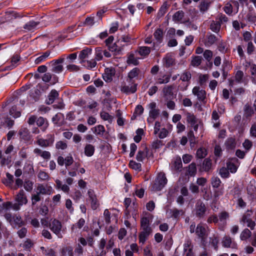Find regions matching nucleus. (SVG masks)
Returning <instances> with one entry per match:
<instances>
[{
    "instance_id": "obj_28",
    "label": "nucleus",
    "mask_w": 256,
    "mask_h": 256,
    "mask_svg": "<svg viewBox=\"0 0 256 256\" xmlns=\"http://www.w3.org/2000/svg\"><path fill=\"white\" fill-rule=\"evenodd\" d=\"M92 50L88 48H86L80 51L78 58L80 60V63L82 64V61H85L86 58H88L89 54H91Z\"/></svg>"
},
{
    "instance_id": "obj_42",
    "label": "nucleus",
    "mask_w": 256,
    "mask_h": 256,
    "mask_svg": "<svg viewBox=\"0 0 256 256\" xmlns=\"http://www.w3.org/2000/svg\"><path fill=\"white\" fill-rule=\"evenodd\" d=\"M221 24L220 22L216 20H212L210 25V30L215 32H218L220 28Z\"/></svg>"
},
{
    "instance_id": "obj_25",
    "label": "nucleus",
    "mask_w": 256,
    "mask_h": 256,
    "mask_svg": "<svg viewBox=\"0 0 256 256\" xmlns=\"http://www.w3.org/2000/svg\"><path fill=\"white\" fill-rule=\"evenodd\" d=\"M244 117L248 120H250V118L254 114V110L252 107L248 104H246L244 106Z\"/></svg>"
},
{
    "instance_id": "obj_60",
    "label": "nucleus",
    "mask_w": 256,
    "mask_h": 256,
    "mask_svg": "<svg viewBox=\"0 0 256 256\" xmlns=\"http://www.w3.org/2000/svg\"><path fill=\"white\" fill-rule=\"evenodd\" d=\"M85 224V220L83 218H80L78 222L72 225V230L74 231V229H80Z\"/></svg>"
},
{
    "instance_id": "obj_22",
    "label": "nucleus",
    "mask_w": 256,
    "mask_h": 256,
    "mask_svg": "<svg viewBox=\"0 0 256 256\" xmlns=\"http://www.w3.org/2000/svg\"><path fill=\"white\" fill-rule=\"evenodd\" d=\"M170 217L174 219L178 220L180 216H182L184 214V212L182 210H178L176 208H174L170 210Z\"/></svg>"
},
{
    "instance_id": "obj_17",
    "label": "nucleus",
    "mask_w": 256,
    "mask_h": 256,
    "mask_svg": "<svg viewBox=\"0 0 256 256\" xmlns=\"http://www.w3.org/2000/svg\"><path fill=\"white\" fill-rule=\"evenodd\" d=\"M192 78L191 72L188 70H185L181 74L180 79L184 82H186V84L184 88H180L181 90H185L187 89V87L190 84V80Z\"/></svg>"
},
{
    "instance_id": "obj_1",
    "label": "nucleus",
    "mask_w": 256,
    "mask_h": 256,
    "mask_svg": "<svg viewBox=\"0 0 256 256\" xmlns=\"http://www.w3.org/2000/svg\"><path fill=\"white\" fill-rule=\"evenodd\" d=\"M114 40V37L112 36H110L104 41L106 46L108 47L109 51L114 52V54H120L122 51L123 50L122 46H119L120 40L117 42L112 44Z\"/></svg>"
},
{
    "instance_id": "obj_34",
    "label": "nucleus",
    "mask_w": 256,
    "mask_h": 256,
    "mask_svg": "<svg viewBox=\"0 0 256 256\" xmlns=\"http://www.w3.org/2000/svg\"><path fill=\"white\" fill-rule=\"evenodd\" d=\"M51 53V52L50 50H46L42 54L41 56L37 58L34 61V63L36 64H38L42 62H44L46 60L47 58L49 56Z\"/></svg>"
},
{
    "instance_id": "obj_7",
    "label": "nucleus",
    "mask_w": 256,
    "mask_h": 256,
    "mask_svg": "<svg viewBox=\"0 0 256 256\" xmlns=\"http://www.w3.org/2000/svg\"><path fill=\"white\" fill-rule=\"evenodd\" d=\"M128 83L129 85L124 83L120 86V90L122 92L127 95L135 93L137 90L138 84L136 82Z\"/></svg>"
},
{
    "instance_id": "obj_49",
    "label": "nucleus",
    "mask_w": 256,
    "mask_h": 256,
    "mask_svg": "<svg viewBox=\"0 0 256 256\" xmlns=\"http://www.w3.org/2000/svg\"><path fill=\"white\" fill-rule=\"evenodd\" d=\"M210 245L214 248V250H218L219 242L218 238L217 236H214L210 238Z\"/></svg>"
},
{
    "instance_id": "obj_30",
    "label": "nucleus",
    "mask_w": 256,
    "mask_h": 256,
    "mask_svg": "<svg viewBox=\"0 0 256 256\" xmlns=\"http://www.w3.org/2000/svg\"><path fill=\"white\" fill-rule=\"evenodd\" d=\"M218 48V50L222 54H226L230 52L229 46L226 42L223 41H221L219 42Z\"/></svg>"
},
{
    "instance_id": "obj_48",
    "label": "nucleus",
    "mask_w": 256,
    "mask_h": 256,
    "mask_svg": "<svg viewBox=\"0 0 256 256\" xmlns=\"http://www.w3.org/2000/svg\"><path fill=\"white\" fill-rule=\"evenodd\" d=\"M202 56H192L190 64L193 66H198L202 64Z\"/></svg>"
},
{
    "instance_id": "obj_56",
    "label": "nucleus",
    "mask_w": 256,
    "mask_h": 256,
    "mask_svg": "<svg viewBox=\"0 0 256 256\" xmlns=\"http://www.w3.org/2000/svg\"><path fill=\"white\" fill-rule=\"evenodd\" d=\"M221 184L222 182L218 176H214L211 178V184L213 188H218Z\"/></svg>"
},
{
    "instance_id": "obj_19",
    "label": "nucleus",
    "mask_w": 256,
    "mask_h": 256,
    "mask_svg": "<svg viewBox=\"0 0 256 256\" xmlns=\"http://www.w3.org/2000/svg\"><path fill=\"white\" fill-rule=\"evenodd\" d=\"M16 200L20 202V204H25L28 202V200L25 192L22 190H20L16 196Z\"/></svg>"
},
{
    "instance_id": "obj_23",
    "label": "nucleus",
    "mask_w": 256,
    "mask_h": 256,
    "mask_svg": "<svg viewBox=\"0 0 256 256\" xmlns=\"http://www.w3.org/2000/svg\"><path fill=\"white\" fill-rule=\"evenodd\" d=\"M224 144L226 150H233L236 147V139L234 138H229L225 142Z\"/></svg>"
},
{
    "instance_id": "obj_8",
    "label": "nucleus",
    "mask_w": 256,
    "mask_h": 256,
    "mask_svg": "<svg viewBox=\"0 0 256 256\" xmlns=\"http://www.w3.org/2000/svg\"><path fill=\"white\" fill-rule=\"evenodd\" d=\"M141 70L138 68H134L128 74L126 80L128 82H136V80H140Z\"/></svg>"
},
{
    "instance_id": "obj_12",
    "label": "nucleus",
    "mask_w": 256,
    "mask_h": 256,
    "mask_svg": "<svg viewBox=\"0 0 256 256\" xmlns=\"http://www.w3.org/2000/svg\"><path fill=\"white\" fill-rule=\"evenodd\" d=\"M36 192L40 195H50L52 192V188L51 186L48 184H39L36 188Z\"/></svg>"
},
{
    "instance_id": "obj_13",
    "label": "nucleus",
    "mask_w": 256,
    "mask_h": 256,
    "mask_svg": "<svg viewBox=\"0 0 256 256\" xmlns=\"http://www.w3.org/2000/svg\"><path fill=\"white\" fill-rule=\"evenodd\" d=\"M222 246L224 248H234L236 247V243L232 240L229 236H224L222 242Z\"/></svg>"
},
{
    "instance_id": "obj_63",
    "label": "nucleus",
    "mask_w": 256,
    "mask_h": 256,
    "mask_svg": "<svg viewBox=\"0 0 256 256\" xmlns=\"http://www.w3.org/2000/svg\"><path fill=\"white\" fill-rule=\"evenodd\" d=\"M34 183L30 180H26L24 184V187L26 190L30 192L33 188Z\"/></svg>"
},
{
    "instance_id": "obj_24",
    "label": "nucleus",
    "mask_w": 256,
    "mask_h": 256,
    "mask_svg": "<svg viewBox=\"0 0 256 256\" xmlns=\"http://www.w3.org/2000/svg\"><path fill=\"white\" fill-rule=\"evenodd\" d=\"M20 138L25 140H28L30 138V132L26 128H22L18 131Z\"/></svg>"
},
{
    "instance_id": "obj_5",
    "label": "nucleus",
    "mask_w": 256,
    "mask_h": 256,
    "mask_svg": "<svg viewBox=\"0 0 256 256\" xmlns=\"http://www.w3.org/2000/svg\"><path fill=\"white\" fill-rule=\"evenodd\" d=\"M48 227L58 238H62V237L60 233V232L62 230V226L60 220L56 218L52 220L48 224Z\"/></svg>"
},
{
    "instance_id": "obj_57",
    "label": "nucleus",
    "mask_w": 256,
    "mask_h": 256,
    "mask_svg": "<svg viewBox=\"0 0 256 256\" xmlns=\"http://www.w3.org/2000/svg\"><path fill=\"white\" fill-rule=\"evenodd\" d=\"M103 52L101 47H97L95 48V58L96 60L100 61L102 60Z\"/></svg>"
},
{
    "instance_id": "obj_32",
    "label": "nucleus",
    "mask_w": 256,
    "mask_h": 256,
    "mask_svg": "<svg viewBox=\"0 0 256 256\" xmlns=\"http://www.w3.org/2000/svg\"><path fill=\"white\" fill-rule=\"evenodd\" d=\"M95 152L94 146L91 144H86L84 148V154L90 157L94 155Z\"/></svg>"
},
{
    "instance_id": "obj_10",
    "label": "nucleus",
    "mask_w": 256,
    "mask_h": 256,
    "mask_svg": "<svg viewBox=\"0 0 256 256\" xmlns=\"http://www.w3.org/2000/svg\"><path fill=\"white\" fill-rule=\"evenodd\" d=\"M88 195L91 202V208L93 210H96L100 206V202L95 192L93 190L90 189L88 192Z\"/></svg>"
},
{
    "instance_id": "obj_31",
    "label": "nucleus",
    "mask_w": 256,
    "mask_h": 256,
    "mask_svg": "<svg viewBox=\"0 0 256 256\" xmlns=\"http://www.w3.org/2000/svg\"><path fill=\"white\" fill-rule=\"evenodd\" d=\"M58 95V92L56 90H52L48 96V98L46 100V104H52Z\"/></svg>"
},
{
    "instance_id": "obj_21",
    "label": "nucleus",
    "mask_w": 256,
    "mask_h": 256,
    "mask_svg": "<svg viewBox=\"0 0 256 256\" xmlns=\"http://www.w3.org/2000/svg\"><path fill=\"white\" fill-rule=\"evenodd\" d=\"M186 175L189 176H194L196 174L197 169L196 163L192 162L186 167Z\"/></svg>"
},
{
    "instance_id": "obj_59",
    "label": "nucleus",
    "mask_w": 256,
    "mask_h": 256,
    "mask_svg": "<svg viewBox=\"0 0 256 256\" xmlns=\"http://www.w3.org/2000/svg\"><path fill=\"white\" fill-rule=\"evenodd\" d=\"M10 114L14 118H16L20 116L21 112L20 111L17 110V107L16 106H14L10 110Z\"/></svg>"
},
{
    "instance_id": "obj_18",
    "label": "nucleus",
    "mask_w": 256,
    "mask_h": 256,
    "mask_svg": "<svg viewBox=\"0 0 256 256\" xmlns=\"http://www.w3.org/2000/svg\"><path fill=\"white\" fill-rule=\"evenodd\" d=\"M115 70L113 68H106L104 74L102 75L104 80L106 82H110L112 76L115 74Z\"/></svg>"
},
{
    "instance_id": "obj_64",
    "label": "nucleus",
    "mask_w": 256,
    "mask_h": 256,
    "mask_svg": "<svg viewBox=\"0 0 256 256\" xmlns=\"http://www.w3.org/2000/svg\"><path fill=\"white\" fill-rule=\"evenodd\" d=\"M252 80V82L256 84V64H252L250 68Z\"/></svg>"
},
{
    "instance_id": "obj_44",
    "label": "nucleus",
    "mask_w": 256,
    "mask_h": 256,
    "mask_svg": "<svg viewBox=\"0 0 256 256\" xmlns=\"http://www.w3.org/2000/svg\"><path fill=\"white\" fill-rule=\"evenodd\" d=\"M186 121L190 125L194 124L196 123H197L196 118L194 115V114H192L190 112H187L186 113Z\"/></svg>"
},
{
    "instance_id": "obj_39",
    "label": "nucleus",
    "mask_w": 256,
    "mask_h": 256,
    "mask_svg": "<svg viewBox=\"0 0 256 256\" xmlns=\"http://www.w3.org/2000/svg\"><path fill=\"white\" fill-rule=\"evenodd\" d=\"M252 233L250 230L246 228H244L240 234V238L242 240H246L250 238L252 236Z\"/></svg>"
},
{
    "instance_id": "obj_2",
    "label": "nucleus",
    "mask_w": 256,
    "mask_h": 256,
    "mask_svg": "<svg viewBox=\"0 0 256 256\" xmlns=\"http://www.w3.org/2000/svg\"><path fill=\"white\" fill-rule=\"evenodd\" d=\"M65 60V55H62L58 59L54 60L49 62L50 66L52 67L51 71L56 74L61 73L64 70L62 64Z\"/></svg>"
},
{
    "instance_id": "obj_36",
    "label": "nucleus",
    "mask_w": 256,
    "mask_h": 256,
    "mask_svg": "<svg viewBox=\"0 0 256 256\" xmlns=\"http://www.w3.org/2000/svg\"><path fill=\"white\" fill-rule=\"evenodd\" d=\"M94 133L97 136H102L104 135V132L106 131L105 128L104 126L99 124L96 126L95 127H94L92 128Z\"/></svg>"
},
{
    "instance_id": "obj_16",
    "label": "nucleus",
    "mask_w": 256,
    "mask_h": 256,
    "mask_svg": "<svg viewBox=\"0 0 256 256\" xmlns=\"http://www.w3.org/2000/svg\"><path fill=\"white\" fill-rule=\"evenodd\" d=\"M36 124L42 132L46 131L49 126L48 120L42 116L38 118Z\"/></svg>"
},
{
    "instance_id": "obj_54",
    "label": "nucleus",
    "mask_w": 256,
    "mask_h": 256,
    "mask_svg": "<svg viewBox=\"0 0 256 256\" xmlns=\"http://www.w3.org/2000/svg\"><path fill=\"white\" fill-rule=\"evenodd\" d=\"M42 198L40 194L37 192L36 194H32L31 196L32 205V206H34L38 202L40 201Z\"/></svg>"
},
{
    "instance_id": "obj_38",
    "label": "nucleus",
    "mask_w": 256,
    "mask_h": 256,
    "mask_svg": "<svg viewBox=\"0 0 256 256\" xmlns=\"http://www.w3.org/2000/svg\"><path fill=\"white\" fill-rule=\"evenodd\" d=\"M246 18L247 20L251 24H255L256 22V13L254 10H249Z\"/></svg>"
},
{
    "instance_id": "obj_45",
    "label": "nucleus",
    "mask_w": 256,
    "mask_h": 256,
    "mask_svg": "<svg viewBox=\"0 0 256 256\" xmlns=\"http://www.w3.org/2000/svg\"><path fill=\"white\" fill-rule=\"evenodd\" d=\"M163 36L164 32L161 28H158L154 34V38L159 42H162Z\"/></svg>"
},
{
    "instance_id": "obj_14",
    "label": "nucleus",
    "mask_w": 256,
    "mask_h": 256,
    "mask_svg": "<svg viewBox=\"0 0 256 256\" xmlns=\"http://www.w3.org/2000/svg\"><path fill=\"white\" fill-rule=\"evenodd\" d=\"M52 122L58 126H61L65 124L64 114L58 112L52 118Z\"/></svg>"
},
{
    "instance_id": "obj_35",
    "label": "nucleus",
    "mask_w": 256,
    "mask_h": 256,
    "mask_svg": "<svg viewBox=\"0 0 256 256\" xmlns=\"http://www.w3.org/2000/svg\"><path fill=\"white\" fill-rule=\"evenodd\" d=\"M152 220V216L148 213L146 216L142 217L140 220V226H146L150 225V222Z\"/></svg>"
},
{
    "instance_id": "obj_4",
    "label": "nucleus",
    "mask_w": 256,
    "mask_h": 256,
    "mask_svg": "<svg viewBox=\"0 0 256 256\" xmlns=\"http://www.w3.org/2000/svg\"><path fill=\"white\" fill-rule=\"evenodd\" d=\"M206 211L207 207L205 204L200 200H198L194 210L196 216L199 219H202L204 217Z\"/></svg>"
},
{
    "instance_id": "obj_61",
    "label": "nucleus",
    "mask_w": 256,
    "mask_h": 256,
    "mask_svg": "<svg viewBox=\"0 0 256 256\" xmlns=\"http://www.w3.org/2000/svg\"><path fill=\"white\" fill-rule=\"evenodd\" d=\"M174 86L172 85L168 86L163 88V92L165 96H172L173 95L172 90Z\"/></svg>"
},
{
    "instance_id": "obj_11",
    "label": "nucleus",
    "mask_w": 256,
    "mask_h": 256,
    "mask_svg": "<svg viewBox=\"0 0 256 256\" xmlns=\"http://www.w3.org/2000/svg\"><path fill=\"white\" fill-rule=\"evenodd\" d=\"M192 94L196 96L198 99L202 102H206V92L204 90H200L199 86H194L192 89Z\"/></svg>"
},
{
    "instance_id": "obj_33",
    "label": "nucleus",
    "mask_w": 256,
    "mask_h": 256,
    "mask_svg": "<svg viewBox=\"0 0 256 256\" xmlns=\"http://www.w3.org/2000/svg\"><path fill=\"white\" fill-rule=\"evenodd\" d=\"M81 64L87 69L91 70L96 66L97 63L94 59H92L90 60L82 61Z\"/></svg>"
},
{
    "instance_id": "obj_37",
    "label": "nucleus",
    "mask_w": 256,
    "mask_h": 256,
    "mask_svg": "<svg viewBox=\"0 0 256 256\" xmlns=\"http://www.w3.org/2000/svg\"><path fill=\"white\" fill-rule=\"evenodd\" d=\"M34 246V243L30 238H27L22 244V246L24 249L29 252L31 251V248Z\"/></svg>"
},
{
    "instance_id": "obj_53",
    "label": "nucleus",
    "mask_w": 256,
    "mask_h": 256,
    "mask_svg": "<svg viewBox=\"0 0 256 256\" xmlns=\"http://www.w3.org/2000/svg\"><path fill=\"white\" fill-rule=\"evenodd\" d=\"M129 167L133 170L140 172L142 170V164L132 160L129 162Z\"/></svg>"
},
{
    "instance_id": "obj_9",
    "label": "nucleus",
    "mask_w": 256,
    "mask_h": 256,
    "mask_svg": "<svg viewBox=\"0 0 256 256\" xmlns=\"http://www.w3.org/2000/svg\"><path fill=\"white\" fill-rule=\"evenodd\" d=\"M54 142V136L53 134H48L46 138H39L36 141V144L42 147L52 146Z\"/></svg>"
},
{
    "instance_id": "obj_40",
    "label": "nucleus",
    "mask_w": 256,
    "mask_h": 256,
    "mask_svg": "<svg viewBox=\"0 0 256 256\" xmlns=\"http://www.w3.org/2000/svg\"><path fill=\"white\" fill-rule=\"evenodd\" d=\"M212 165L211 160L208 158H206L203 162L202 168L204 171L208 172L211 169Z\"/></svg>"
},
{
    "instance_id": "obj_43",
    "label": "nucleus",
    "mask_w": 256,
    "mask_h": 256,
    "mask_svg": "<svg viewBox=\"0 0 256 256\" xmlns=\"http://www.w3.org/2000/svg\"><path fill=\"white\" fill-rule=\"evenodd\" d=\"M139 54L142 56H148L150 52V48L148 46H140L138 50Z\"/></svg>"
},
{
    "instance_id": "obj_62",
    "label": "nucleus",
    "mask_w": 256,
    "mask_h": 256,
    "mask_svg": "<svg viewBox=\"0 0 256 256\" xmlns=\"http://www.w3.org/2000/svg\"><path fill=\"white\" fill-rule=\"evenodd\" d=\"M219 174L222 178H226L230 177V174L226 168L222 167L220 168Z\"/></svg>"
},
{
    "instance_id": "obj_55",
    "label": "nucleus",
    "mask_w": 256,
    "mask_h": 256,
    "mask_svg": "<svg viewBox=\"0 0 256 256\" xmlns=\"http://www.w3.org/2000/svg\"><path fill=\"white\" fill-rule=\"evenodd\" d=\"M218 38L213 34H210L209 36H207L206 38V45L208 46H210L214 44L217 40Z\"/></svg>"
},
{
    "instance_id": "obj_3",
    "label": "nucleus",
    "mask_w": 256,
    "mask_h": 256,
    "mask_svg": "<svg viewBox=\"0 0 256 256\" xmlns=\"http://www.w3.org/2000/svg\"><path fill=\"white\" fill-rule=\"evenodd\" d=\"M167 182L168 180L165 174L164 173L159 174L152 185V190L154 191L161 190L164 187Z\"/></svg>"
},
{
    "instance_id": "obj_27",
    "label": "nucleus",
    "mask_w": 256,
    "mask_h": 256,
    "mask_svg": "<svg viewBox=\"0 0 256 256\" xmlns=\"http://www.w3.org/2000/svg\"><path fill=\"white\" fill-rule=\"evenodd\" d=\"M163 62L164 66L166 68H169L175 64L174 59L168 54L164 58Z\"/></svg>"
},
{
    "instance_id": "obj_26",
    "label": "nucleus",
    "mask_w": 256,
    "mask_h": 256,
    "mask_svg": "<svg viewBox=\"0 0 256 256\" xmlns=\"http://www.w3.org/2000/svg\"><path fill=\"white\" fill-rule=\"evenodd\" d=\"M12 219L14 221L13 227L14 228H19L26 224L25 222L19 216H14Z\"/></svg>"
},
{
    "instance_id": "obj_46",
    "label": "nucleus",
    "mask_w": 256,
    "mask_h": 256,
    "mask_svg": "<svg viewBox=\"0 0 256 256\" xmlns=\"http://www.w3.org/2000/svg\"><path fill=\"white\" fill-rule=\"evenodd\" d=\"M168 4L166 2H164L160 8L157 17L159 18L162 16H163L164 14L166 12L168 9Z\"/></svg>"
},
{
    "instance_id": "obj_50",
    "label": "nucleus",
    "mask_w": 256,
    "mask_h": 256,
    "mask_svg": "<svg viewBox=\"0 0 256 256\" xmlns=\"http://www.w3.org/2000/svg\"><path fill=\"white\" fill-rule=\"evenodd\" d=\"M38 24V22H36L32 20L26 24L23 28L28 30H34Z\"/></svg>"
},
{
    "instance_id": "obj_58",
    "label": "nucleus",
    "mask_w": 256,
    "mask_h": 256,
    "mask_svg": "<svg viewBox=\"0 0 256 256\" xmlns=\"http://www.w3.org/2000/svg\"><path fill=\"white\" fill-rule=\"evenodd\" d=\"M184 16V12L182 10H178L174 14L172 19L174 22H179L182 20Z\"/></svg>"
},
{
    "instance_id": "obj_51",
    "label": "nucleus",
    "mask_w": 256,
    "mask_h": 256,
    "mask_svg": "<svg viewBox=\"0 0 256 256\" xmlns=\"http://www.w3.org/2000/svg\"><path fill=\"white\" fill-rule=\"evenodd\" d=\"M20 56L18 54H14L11 58L10 62L12 64V68H16L17 66L16 64L20 60Z\"/></svg>"
},
{
    "instance_id": "obj_15",
    "label": "nucleus",
    "mask_w": 256,
    "mask_h": 256,
    "mask_svg": "<svg viewBox=\"0 0 256 256\" xmlns=\"http://www.w3.org/2000/svg\"><path fill=\"white\" fill-rule=\"evenodd\" d=\"M196 233L202 240H204L208 235L206 227L202 224L197 225L196 228Z\"/></svg>"
},
{
    "instance_id": "obj_47",
    "label": "nucleus",
    "mask_w": 256,
    "mask_h": 256,
    "mask_svg": "<svg viewBox=\"0 0 256 256\" xmlns=\"http://www.w3.org/2000/svg\"><path fill=\"white\" fill-rule=\"evenodd\" d=\"M126 62L128 64L138 66L139 64L138 58H136L133 54H131L128 57Z\"/></svg>"
},
{
    "instance_id": "obj_41",
    "label": "nucleus",
    "mask_w": 256,
    "mask_h": 256,
    "mask_svg": "<svg viewBox=\"0 0 256 256\" xmlns=\"http://www.w3.org/2000/svg\"><path fill=\"white\" fill-rule=\"evenodd\" d=\"M62 256H66L68 255L69 256H72L73 254V248L71 246H68L64 247L61 250Z\"/></svg>"
},
{
    "instance_id": "obj_29",
    "label": "nucleus",
    "mask_w": 256,
    "mask_h": 256,
    "mask_svg": "<svg viewBox=\"0 0 256 256\" xmlns=\"http://www.w3.org/2000/svg\"><path fill=\"white\" fill-rule=\"evenodd\" d=\"M170 74L159 75L156 78V82L158 84H167L170 82Z\"/></svg>"
},
{
    "instance_id": "obj_52",
    "label": "nucleus",
    "mask_w": 256,
    "mask_h": 256,
    "mask_svg": "<svg viewBox=\"0 0 256 256\" xmlns=\"http://www.w3.org/2000/svg\"><path fill=\"white\" fill-rule=\"evenodd\" d=\"M207 150L204 148H200L198 149L196 152V156L198 158H203L207 155Z\"/></svg>"
},
{
    "instance_id": "obj_20",
    "label": "nucleus",
    "mask_w": 256,
    "mask_h": 256,
    "mask_svg": "<svg viewBox=\"0 0 256 256\" xmlns=\"http://www.w3.org/2000/svg\"><path fill=\"white\" fill-rule=\"evenodd\" d=\"M212 2V0H202L198 6L200 12L204 13L208 11Z\"/></svg>"
},
{
    "instance_id": "obj_6",
    "label": "nucleus",
    "mask_w": 256,
    "mask_h": 256,
    "mask_svg": "<svg viewBox=\"0 0 256 256\" xmlns=\"http://www.w3.org/2000/svg\"><path fill=\"white\" fill-rule=\"evenodd\" d=\"M150 110L149 112V118H148V122H152L160 114V110L156 108V104L155 102H152L148 105Z\"/></svg>"
}]
</instances>
